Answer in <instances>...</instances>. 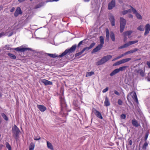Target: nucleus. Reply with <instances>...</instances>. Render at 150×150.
Returning a JSON list of instances; mask_svg holds the SVG:
<instances>
[{"instance_id": "obj_40", "label": "nucleus", "mask_w": 150, "mask_h": 150, "mask_svg": "<svg viewBox=\"0 0 150 150\" xmlns=\"http://www.w3.org/2000/svg\"><path fill=\"white\" fill-rule=\"evenodd\" d=\"M1 115L3 118L4 119L6 120H8V118L5 114L2 113L1 114Z\"/></svg>"}, {"instance_id": "obj_46", "label": "nucleus", "mask_w": 150, "mask_h": 150, "mask_svg": "<svg viewBox=\"0 0 150 150\" xmlns=\"http://www.w3.org/2000/svg\"><path fill=\"white\" fill-rule=\"evenodd\" d=\"M73 104L75 105V106L77 107V110H79L80 109V108L79 107H78V105L76 103V102L74 101Z\"/></svg>"}, {"instance_id": "obj_4", "label": "nucleus", "mask_w": 150, "mask_h": 150, "mask_svg": "<svg viewBox=\"0 0 150 150\" xmlns=\"http://www.w3.org/2000/svg\"><path fill=\"white\" fill-rule=\"evenodd\" d=\"M126 23V21L123 17L120 18V31L122 33L123 31Z\"/></svg>"}, {"instance_id": "obj_57", "label": "nucleus", "mask_w": 150, "mask_h": 150, "mask_svg": "<svg viewBox=\"0 0 150 150\" xmlns=\"http://www.w3.org/2000/svg\"><path fill=\"white\" fill-rule=\"evenodd\" d=\"M146 65L150 69V61H147L146 63Z\"/></svg>"}, {"instance_id": "obj_25", "label": "nucleus", "mask_w": 150, "mask_h": 150, "mask_svg": "<svg viewBox=\"0 0 150 150\" xmlns=\"http://www.w3.org/2000/svg\"><path fill=\"white\" fill-rule=\"evenodd\" d=\"M99 40L100 42V44L103 46V45L104 44V39L103 36H100Z\"/></svg>"}, {"instance_id": "obj_50", "label": "nucleus", "mask_w": 150, "mask_h": 150, "mask_svg": "<svg viewBox=\"0 0 150 150\" xmlns=\"http://www.w3.org/2000/svg\"><path fill=\"white\" fill-rule=\"evenodd\" d=\"M118 103L119 105H121L122 104V102L121 100L119 99L118 101Z\"/></svg>"}, {"instance_id": "obj_53", "label": "nucleus", "mask_w": 150, "mask_h": 150, "mask_svg": "<svg viewBox=\"0 0 150 150\" xmlns=\"http://www.w3.org/2000/svg\"><path fill=\"white\" fill-rule=\"evenodd\" d=\"M128 17L130 18H133V16L131 13H129L128 15Z\"/></svg>"}, {"instance_id": "obj_54", "label": "nucleus", "mask_w": 150, "mask_h": 150, "mask_svg": "<svg viewBox=\"0 0 150 150\" xmlns=\"http://www.w3.org/2000/svg\"><path fill=\"white\" fill-rule=\"evenodd\" d=\"M128 141L129 143V144L130 145H131L132 144V141L131 140H129V139H128Z\"/></svg>"}, {"instance_id": "obj_63", "label": "nucleus", "mask_w": 150, "mask_h": 150, "mask_svg": "<svg viewBox=\"0 0 150 150\" xmlns=\"http://www.w3.org/2000/svg\"><path fill=\"white\" fill-rule=\"evenodd\" d=\"M127 36H124V41H126L127 40Z\"/></svg>"}, {"instance_id": "obj_26", "label": "nucleus", "mask_w": 150, "mask_h": 150, "mask_svg": "<svg viewBox=\"0 0 150 150\" xmlns=\"http://www.w3.org/2000/svg\"><path fill=\"white\" fill-rule=\"evenodd\" d=\"M47 147L48 148L50 149L51 150H54L53 147L51 143L48 141L47 142Z\"/></svg>"}, {"instance_id": "obj_5", "label": "nucleus", "mask_w": 150, "mask_h": 150, "mask_svg": "<svg viewBox=\"0 0 150 150\" xmlns=\"http://www.w3.org/2000/svg\"><path fill=\"white\" fill-rule=\"evenodd\" d=\"M129 6L131 8H132V12L134 13L135 14L137 18L139 20L142 19V16L140 15V14L138 13L137 12L136 10L131 6Z\"/></svg>"}, {"instance_id": "obj_62", "label": "nucleus", "mask_w": 150, "mask_h": 150, "mask_svg": "<svg viewBox=\"0 0 150 150\" xmlns=\"http://www.w3.org/2000/svg\"><path fill=\"white\" fill-rule=\"evenodd\" d=\"M123 48H124L123 45H122V46L119 47H118V49H122Z\"/></svg>"}, {"instance_id": "obj_41", "label": "nucleus", "mask_w": 150, "mask_h": 150, "mask_svg": "<svg viewBox=\"0 0 150 150\" xmlns=\"http://www.w3.org/2000/svg\"><path fill=\"white\" fill-rule=\"evenodd\" d=\"M149 132H147L145 134L144 140L145 142L146 141V140H147V138L149 136Z\"/></svg>"}, {"instance_id": "obj_38", "label": "nucleus", "mask_w": 150, "mask_h": 150, "mask_svg": "<svg viewBox=\"0 0 150 150\" xmlns=\"http://www.w3.org/2000/svg\"><path fill=\"white\" fill-rule=\"evenodd\" d=\"M138 40H133V41H129L128 42L129 43V45H130L134 44L135 43H137L138 42Z\"/></svg>"}, {"instance_id": "obj_42", "label": "nucleus", "mask_w": 150, "mask_h": 150, "mask_svg": "<svg viewBox=\"0 0 150 150\" xmlns=\"http://www.w3.org/2000/svg\"><path fill=\"white\" fill-rule=\"evenodd\" d=\"M47 54L49 56L55 58L57 57L56 54Z\"/></svg>"}, {"instance_id": "obj_27", "label": "nucleus", "mask_w": 150, "mask_h": 150, "mask_svg": "<svg viewBox=\"0 0 150 150\" xmlns=\"http://www.w3.org/2000/svg\"><path fill=\"white\" fill-rule=\"evenodd\" d=\"M132 97L134 100H135L136 102L138 103V101L137 99L136 94L135 92H134L133 93V95L132 96Z\"/></svg>"}, {"instance_id": "obj_33", "label": "nucleus", "mask_w": 150, "mask_h": 150, "mask_svg": "<svg viewBox=\"0 0 150 150\" xmlns=\"http://www.w3.org/2000/svg\"><path fill=\"white\" fill-rule=\"evenodd\" d=\"M131 59V58H126L125 59H123L121 60L122 63L123 64L129 61Z\"/></svg>"}, {"instance_id": "obj_15", "label": "nucleus", "mask_w": 150, "mask_h": 150, "mask_svg": "<svg viewBox=\"0 0 150 150\" xmlns=\"http://www.w3.org/2000/svg\"><path fill=\"white\" fill-rule=\"evenodd\" d=\"M131 122L132 124L134 127H137L140 126V124L138 123L137 121L135 119L132 120Z\"/></svg>"}, {"instance_id": "obj_28", "label": "nucleus", "mask_w": 150, "mask_h": 150, "mask_svg": "<svg viewBox=\"0 0 150 150\" xmlns=\"http://www.w3.org/2000/svg\"><path fill=\"white\" fill-rule=\"evenodd\" d=\"M148 142L147 141L145 142L143 145L142 147V149L143 150H146V149L147 147L148 146Z\"/></svg>"}, {"instance_id": "obj_20", "label": "nucleus", "mask_w": 150, "mask_h": 150, "mask_svg": "<svg viewBox=\"0 0 150 150\" xmlns=\"http://www.w3.org/2000/svg\"><path fill=\"white\" fill-rule=\"evenodd\" d=\"M110 37L112 40L113 42H115V34L112 31L110 32Z\"/></svg>"}, {"instance_id": "obj_35", "label": "nucleus", "mask_w": 150, "mask_h": 150, "mask_svg": "<svg viewBox=\"0 0 150 150\" xmlns=\"http://www.w3.org/2000/svg\"><path fill=\"white\" fill-rule=\"evenodd\" d=\"M137 29L140 31H143L144 30V28L143 25H141L137 27Z\"/></svg>"}, {"instance_id": "obj_17", "label": "nucleus", "mask_w": 150, "mask_h": 150, "mask_svg": "<svg viewBox=\"0 0 150 150\" xmlns=\"http://www.w3.org/2000/svg\"><path fill=\"white\" fill-rule=\"evenodd\" d=\"M32 53V55H36L38 53H40L39 52H36L35 50H33L31 48H29V54Z\"/></svg>"}, {"instance_id": "obj_13", "label": "nucleus", "mask_w": 150, "mask_h": 150, "mask_svg": "<svg viewBox=\"0 0 150 150\" xmlns=\"http://www.w3.org/2000/svg\"><path fill=\"white\" fill-rule=\"evenodd\" d=\"M103 46L99 44L96 47L94 48L92 51V53H93L96 52L99 50H100L103 47Z\"/></svg>"}, {"instance_id": "obj_51", "label": "nucleus", "mask_w": 150, "mask_h": 150, "mask_svg": "<svg viewBox=\"0 0 150 150\" xmlns=\"http://www.w3.org/2000/svg\"><path fill=\"white\" fill-rule=\"evenodd\" d=\"M108 89L109 88L108 87H106L103 90L102 92L103 93L106 92L108 91Z\"/></svg>"}, {"instance_id": "obj_39", "label": "nucleus", "mask_w": 150, "mask_h": 150, "mask_svg": "<svg viewBox=\"0 0 150 150\" xmlns=\"http://www.w3.org/2000/svg\"><path fill=\"white\" fill-rule=\"evenodd\" d=\"M41 138L39 135L34 136L33 137V139L36 141L39 140Z\"/></svg>"}, {"instance_id": "obj_16", "label": "nucleus", "mask_w": 150, "mask_h": 150, "mask_svg": "<svg viewBox=\"0 0 150 150\" xmlns=\"http://www.w3.org/2000/svg\"><path fill=\"white\" fill-rule=\"evenodd\" d=\"M37 107L42 112H44L47 109L43 105H38Z\"/></svg>"}, {"instance_id": "obj_19", "label": "nucleus", "mask_w": 150, "mask_h": 150, "mask_svg": "<svg viewBox=\"0 0 150 150\" xmlns=\"http://www.w3.org/2000/svg\"><path fill=\"white\" fill-rule=\"evenodd\" d=\"M132 33V31L131 30L127 31L123 33V36H128V38H129L130 37L129 36L131 35Z\"/></svg>"}, {"instance_id": "obj_32", "label": "nucleus", "mask_w": 150, "mask_h": 150, "mask_svg": "<svg viewBox=\"0 0 150 150\" xmlns=\"http://www.w3.org/2000/svg\"><path fill=\"white\" fill-rule=\"evenodd\" d=\"M138 50V49L137 48H135L134 50H130L129 51H128V54L132 53L134 52H135L136 51H137Z\"/></svg>"}, {"instance_id": "obj_45", "label": "nucleus", "mask_w": 150, "mask_h": 150, "mask_svg": "<svg viewBox=\"0 0 150 150\" xmlns=\"http://www.w3.org/2000/svg\"><path fill=\"white\" fill-rule=\"evenodd\" d=\"M96 43L94 42H92L91 43L90 45L88 47L90 49L92 48L94 45H95Z\"/></svg>"}, {"instance_id": "obj_60", "label": "nucleus", "mask_w": 150, "mask_h": 150, "mask_svg": "<svg viewBox=\"0 0 150 150\" xmlns=\"http://www.w3.org/2000/svg\"><path fill=\"white\" fill-rule=\"evenodd\" d=\"M15 10V8L14 7H12L11 8L10 10V11L11 12H13Z\"/></svg>"}, {"instance_id": "obj_7", "label": "nucleus", "mask_w": 150, "mask_h": 150, "mask_svg": "<svg viewBox=\"0 0 150 150\" xmlns=\"http://www.w3.org/2000/svg\"><path fill=\"white\" fill-rule=\"evenodd\" d=\"M14 50L18 52H23L28 50V48L24 47L23 46L15 48Z\"/></svg>"}, {"instance_id": "obj_49", "label": "nucleus", "mask_w": 150, "mask_h": 150, "mask_svg": "<svg viewBox=\"0 0 150 150\" xmlns=\"http://www.w3.org/2000/svg\"><path fill=\"white\" fill-rule=\"evenodd\" d=\"M126 116L125 114H122L120 116V117L122 119H124L125 118Z\"/></svg>"}, {"instance_id": "obj_56", "label": "nucleus", "mask_w": 150, "mask_h": 150, "mask_svg": "<svg viewBox=\"0 0 150 150\" xmlns=\"http://www.w3.org/2000/svg\"><path fill=\"white\" fill-rule=\"evenodd\" d=\"M149 76L146 78V79L148 81H150V74H148Z\"/></svg>"}, {"instance_id": "obj_61", "label": "nucleus", "mask_w": 150, "mask_h": 150, "mask_svg": "<svg viewBox=\"0 0 150 150\" xmlns=\"http://www.w3.org/2000/svg\"><path fill=\"white\" fill-rule=\"evenodd\" d=\"M127 11L128 13H130L132 12V9H129L128 10H127Z\"/></svg>"}, {"instance_id": "obj_23", "label": "nucleus", "mask_w": 150, "mask_h": 150, "mask_svg": "<svg viewBox=\"0 0 150 150\" xmlns=\"http://www.w3.org/2000/svg\"><path fill=\"white\" fill-rule=\"evenodd\" d=\"M35 146V143L31 142L29 146V150H34Z\"/></svg>"}, {"instance_id": "obj_18", "label": "nucleus", "mask_w": 150, "mask_h": 150, "mask_svg": "<svg viewBox=\"0 0 150 150\" xmlns=\"http://www.w3.org/2000/svg\"><path fill=\"white\" fill-rule=\"evenodd\" d=\"M95 112L94 111V113H95V115H96V116L98 118L101 119H103V117L102 116V115L100 113V112L98 111L97 110L95 109Z\"/></svg>"}, {"instance_id": "obj_37", "label": "nucleus", "mask_w": 150, "mask_h": 150, "mask_svg": "<svg viewBox=\"0 0 150 150\" xmlns=\"http://www.w3.org/2000/svg\"><path fill=\"white\" fill-rule=\"evenodd\" d=\"M122 62L121 60H120L117 62L115 63L113 65L114 66H116L117 65H119L120 64H122Z\"/></svg>"}, {"instance_id": "obj_1", "label": "nucleus", "mask_w": 150, "mask_h": 150, "mask_svg": "<svg viewBox=\"0 0 150 150\" xmlns=\"http://www.w3.org/2000/svg\"><path fill=\"white\" fill-rule=\"evenodd\" d=\"M60 104L61 106V111L60 114L62 117H66L68 115V112L71 111L70 110H68L65 99L63 96L60 97Z\"/></svg>"}, {"instance_id": "obj_14", "label": "nucleus", "mask_w": 150, "mask_h": 150, "mask_svg": "<svg viewBox=\"0 0 150 150\" xmlns=\"http://www.w3.org/2000/svg\"><path fill=\"white\" fill-rule=\"evenodd\" d=\"M42 83H43L45 85L47 86L48 85H52V83L50 81H48L46 79H43L41 80Z\"/></svg>"}, {"instance_id": "obj_12", "label": "nucleus", "mask_w": 150, "mask_h": 150, "mask_svg": "<svg viewBox=\"0 0 150 150\" xmlns=\"http://www.w3.org/2000/svg\"><path fill=\"white\" fill-rule=\"evenodd\" d=\"M135 71L137 73L139 74L142 77H143L144 76L145 70H144L141 69H136Z\"/></svg>"}, {"instance_id": "obj_48", "label": "nucleus", "mask_w": 150, "mask_h": 150, "mask_svg": "<svg viewBox=\"0 0 150 150\" xmlns=\"http://www.w3.org/2000/svg\"><path fill=\"white\" fill-rule=\"evenodd\" d=\"M123 45V46H124V48H126V47H128L129 46H130L128 42L126 43H125V44H124Z\"/></svg>"}, {"instance_id": "obj_47", "label": "nucleus", "mask_w": 150, "mask_h": 150, "mask_svg": "<svg viewBox=\"0 0 150 150\" xmlns=\"http://www.w3.org/2000/svg\"><path fill=\"white\" fill-rule=\"evenodd\" d=\"M121 13L123 15H125V14L128 13L127 10H125L121 12Z\"/></svg>"}, {"instance_id": "obj_31", "label": "nucleus", "mask_w": 150, "mask_h": 150, "mask_svg": "<svg viewBox=\"0 0 150 150\" xmlns=\"http://www.w3.org/2000/svg\"><path fill=\"white\" fill-rule=\"evenodd\" d=\"M8 55L9 56L10 58L12 59H15L16 58V57L14 54L11 53H8Z\"/></svg>"}, {"instance_id": "obj_36", "label": "nucleus", "mask_w": 150, "mask_h": 150, "mask_svg": "<svg viewBox=\"0 0 150 150\" xmlns=\"http://www.w3.org/2000/svg\"><path fill=\"white\" fill-rule=\"evenodd\" d=\"M86 39H84L83 40H82L79 42L78 44V45H77V47L79 48L80 46L83 43H85V41L86 40Z\"/></svg>"}, {"instance_id": "obj_44", "label": "nucleus", "mask_w": 150, "mask_h": 150, "mask_svg": "<svg viewBox=\"0 0 150 150\" xmlns=\"http://www.w3.org/2000/svg\"><path fill=\"white\" fill-rule=\"evenodd\" d=\"M83 52L82 50L81 52H79L77 53H76L75 54V57H77L81 55Z\"/></svg>"}, {"instance_id": "obj_34", "label": "nucleus", "mask_w": 150, "mask_h": 150, "mask_svg": "<svg viewBox=\"0 0 150 150\" xmlns=\"http://www.w3.org/2000/svg\"><path fill=\"white\" fill-rule=\"evenodd\" d=\"M43 5V4L42 3H40L39 4H37L34 7L35 9L41 7Z\"/></svg>"}, {"instance_id": "obj_30", "label": "nucleus", "mask_w": 150, "mask_h": 150, "mask_svg": "<svg viewBox=\"0 0 150 150\" xmlns=\"http://www.w3.org/2000/svg\"><path fill=\"white\" fill-rule=\"evenodd\" d=\"M94 74V72L93 71L87 72L86 75V77H87L88 76H90L92 75H93Z\"/></svg>"}, {"instance_id": "obj_24", "label": "nucleus", "mask_w": 150, "mask_h": 150, "mask_svg": "<svg viewBox=\"0 0 150 150\" xmlns=\"http://www.w3.org/2000/svg\"><path fill=\"white\" fill-rule=\"evenodd\" d=\"M118 69H116L113 70L111 73H110V76H112L118 73L119 72L118 71Z\"/></svg>"}, {"instance_id": "obj_43", "label": "nucleus", "mask_w": 150, "mask_h": 150, "mask_svg": "<svg viewBox=\"0 0 150 150\" xmlns=\"http://www.w3.org/2000/svg\"><path fill=\"white\" fill-rule=\"evenodd\" d=\"M6 147L8 149V150H11V147L10 145L9 144L8 142H6Z\"/></svg>"}, {"instance_id": "obj_10", "label": "nucleus", "mask_w": 150, "mask_h": 150, "mask_svg": "<svg viewBox=\"0 0 150 150\" xmlns=\"http://www.w3.org/2000/svg\"><path fill=\"white\" fill-rule=\"evenodd\" d=\"M145 32L144 33V35L146 36L147 34H149L150 31V25L148 23L145 26Z\"/></svg>"}, {"instance_id": "obj_21", "label": "nucleus", "mask_w": 150, "mask_h": 150, "mask_svg": "<svg viewBox=\"0 0 150 150\" xmlns=\"http://www.w3.org/2000/svg\"><path fill=\"white\" fill-rule=\"evenodd\" d=\"M104 104V105L106 107L110 105V103L109 101V99L108 97L107 96L105 97Z\"/></svg>"}, {"instance_id": "obj_9", "label": "nucleus", "mask_w": 150, "mask_h": 150, "mask_svg": "<svg viewBox=\"0 0 150 150\" xmlns=\"http://www.w3.org/2000/svg\"><path fill=\"white\" fill-rule=\"evenodd\" d=\"M115 5V0H111L108 4V8L109 10L112 9Z\"/></svg>"}, {"instance_id": "obj_8", "label": "nucleus", "mask_w": 150, "mask_h": 150, "mask_svg": "<svg viewBox=\"0 0 150 150\" xmlns=\"http://www.w3.org/2000/svg\"><path fill=\"white\" fill-rule=\"evenodd\" d=\"M22 14V12L21 8L19 7H17L14 14L15 17H18L19 15H21Z\"/></svg>"}, {"instance_id": "obj_52", "label": "nucleus", "mask_w": 150, "mask_h": 150, "mask_svg": "<svg viewBox=\"0 0 150 150\" xmlns=\"http://www.w3.org/2000/svg\"><path fill=\"white\" fill-rule=\"evenodd\" d=\"M90 49L89 48V47H86L85 48H84L82 50L83 51V52H84V51L86 50H89Z\"/></svg>"}, {"instance_id": "obj_6", "label": "nucleus", "mask_w": 150, "mask_h": 150, "mask_svg": "<svg viewBox=\"0 0 150 150\" xmlns=\"http://www.w3.org/2000/svg\"><path fill=\"white\" fill-rule=\"evenodd\" d=\"M12 131L13 134L16 137L17 136L20 132L19 129L15 125L12 127Z\"/></svg>"}, {"instance_id": "obj_59", "label": "nucleus", "mask_w": 150, "mask_h": 150, "mask_svg": "<svg viewBox=\"0 0 150 150\" xmlns=\"http://www.w3.org/2000/svg\"><path fill=\"white\" fill-rule=\"evenodd\" d=\"M124 54H121L120 55L118 56V58L119 59L122 57H123V56H124Z\"/></svg>"}, {"instance_id": "obj_64", "label": "nucleus", "mask_w": 150, "mask_h": 150, "mask_svg": "<svg viewBox=\"0 0 150 150\" xmlns=\"http://www.w3.org/2000/svg\"><path fill=\"white\" fill-rule=\"evenodd\" d=\"M123 54H124V56L126 55L127 54H128V52L127 51V52H125V53H123Z\"/></svg>"}, {"instance_id": "obj_2", "label": "nucleus", "mask_w": 150, "mask_h": 150, "mask_svg": "<svg viewBox=\"0 0 150 150\" xmlns=\"http://www.w3.org/2000/svg\"><path fill=\"white\" fill-rule=\"evenodd\" d=\"M112 57V56L110 55L104 56L96 62V65H100L103 64L111 59Z\"/></svg>"}, {"instance_id": "obj_58", "label": "nucleus", "mask_w": 150, "mask_h": 150, "mask_svg": "<svg viewBox=\"0 0 150 150\" xmlns=\"http://www.w3.org/2000/svg\"><path fill=\"white\" fill-rule=\"evenodd\" d=\"M114 93L115 94L118 96L120 95V93H119L116 90H115L114 91Z\"/></svg>"}, {"instance_id": "obj_29", "label": "nucleus", "mask_w": 150, "mask_h": 150, "mask_svg": "<svg viewBox=\"0 0 150 150\" xmlns=\"http://www.w3.org/2000/svg\"><path fill=\"white\" fill-rule=\"evenodd\" d=\"M128 66H124L120 67L119 68H118V71L119 72L120 71H123L125 70L126 68L128 67Z\"/></svg>"}, {"instance_id": "obj_11", "label": "nucleus", "mask_w": 150, "mask_h": 150, "mask_svg": "<svg viewBox=\"0 0 150 150\" xmlns=\"http://www.w3.org/2000/svg\"><path fill=\"white\" fill-rule=\"evenodd\" d=\"M109 19L111 22V25L112 26L115 25V19L114 17L111 14L109 15Z\"/></svg>"}, {"instance_id": "obj_22", "label": "nucleus", "mask_w": 150, "mask_h": 150, "mask_svg": "<svg viewBox=\"0 0 150 150\" xmlns=\"http://www.w3.org/2000/svg\"><path fill=\"white\" fill-rule=\"evenodd\" d=\"M106 38L107 40H108L110 37V32L109 30L107 28L105 30Z\"/></svg>"}, {"instance_id": "obj_55", "label": "nucleus", "mask_w": 150, "mask_h": 150, "mask_svg": "<svg viewBox=\"0 0 150 150\" xmlns=\"http://www.w3.org/2000/svg\"><path fill=\"white\" fill-rule=\"evenodd\" d=\"M5 35V33L4 32H2L0 33V38Z\"/></svg>"}, {"instance_id": "obj_3", "label": "nucleus", "mask_w": 150, "mask_h": 150, "mask_svg": "<svg viewBox=\"0 0 150 150\" xmlns=\"http://www.w3.org/2000/svg\"><path fill=\"white\" fill-rule=\"evenodd\" d=\"M76 47V45H74L72 46L70 49H67L61 54L59 55V57H62L65 56L68 53L70 54L73 52L75 50Z\"/></svg>"}]
</instances>
